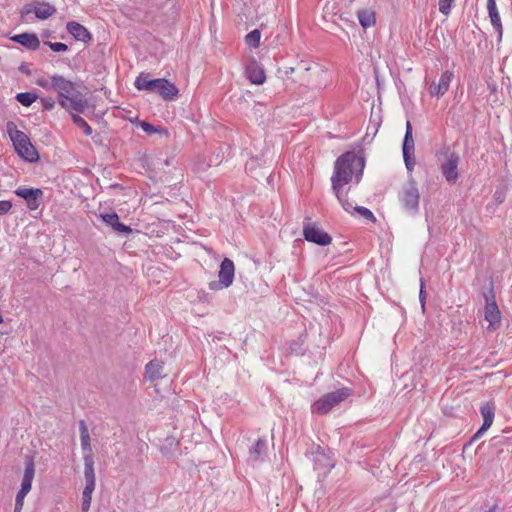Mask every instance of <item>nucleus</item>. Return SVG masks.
Returning <instances> with one entry per match:
<instances>
[{"instance_id": "21", "label": "nucleus", "mask_w": 512, "mask_h": 512, "mask_svg": "<svg viewBox=\"0 0 512 512\" xmlns=\"http://www.w3.org/2000/svg\"><path fill=\"white\" fill-rule=\"evenodd\" d=\"M164 363L161 360L153 359L145 366L146 377L150 381L158 380L164 376L163 374Z\"/></svg>"}, {"instance_id": "2", "label": "nucleus", "mask_w": 512, "mask_h": 512, "mask_svg": "<svg viewBox=\"0 0 512 512\" xmlns=\"http://www.w3.org/2000/svg\"><path fill=\"white\" fill-rule=\"evenodd\" d=\"M79 85L62 75L51 76V89L58 94V103L68 112L83 113L88 107V101L78 90Z\"/></svg>"}, {"instance_id": "36", "label": "nucleus", "mask_w": 512, "mask_h": 512, "mask_svg": "<svg viewBox=\"0 0 512 512\" xmlns=\"http://www.w3.org/2000/svg\"><path fill=\"white\" fill-rule=\"evenodd\" d=\"M41 104L44 110L50 111L55 106V101L51 97L41 98Z\"/></svg>"}, {"instance_id": "44", "label": "nucleus", "mask_w": 512, "mask_h": 512, "mask_svg": "<svg viewBox=\"0 0 512 512\" xmlns=\"http://www.w3.org/2000/svg\"><path fill=\"white\" fill-rule=\"evenodd\" d=\"M303 69H304V71H309L310 67L305 66Z\"/></svg>"}, {"instance_id": "32", "label": "nucleus", "mask_w": 512, "mask_h": 512, "mask_svg": "<svg viewBox=\"0 0 512 512\" xmlns=\"http://www.w3.org/2000/svg\"><path fill=\"white\" fill-rule=\"evenodd\" d=\"M261 33L258 29H254L245 36V42L248 46L258 47L260 43Z\"/></svg>"}, {"instance_id": "3", "label": "nucleus", "mask_w": 512, "mask_h": 512, "mask_svg": "<svg viewBox=\"0 0 512 512\" xmlns=\"http://www.w3.org/2000/svg\"><path fill=\"white\" fill-rule=\"evenodd\" d=\"M138 90H144L160 95L166 101L177 98L178 88L165 78L151 79L149 73H141L134 82Z\"/></svg>"}, {"instance_id": "20", "label": "nucleus", "mask_w": 512, "mask_h": 512, "mask_svg": "<svg viewBox=\"0 0 512 512\" xmlns=\"http://www.w3.org/2000/svg\"><path fill=\"white\" fill-rule=\"evenodd\" d=\"M246 74L249 81L256 85H261L266 80L263 67L259 66L256 62H253L247 66Z\"/></svg>"}, {"instance_id": "42", "label": "nucleus", "mask_w": 512, "mask_h": 512, "mask_svg": "<svg viewBox=\"0 0 512 512\" xmlns=\"http://www.w3.org/2000/svg\"><path fill=\"white\" fill-rule=\"evenodd\" d=\"M294 71H295L294 67H287V68H285L284 73L286 76H288L289 74H292Z\"/></svg>"}, {"instance_id": "15", "label": "nucleus", "mask_w": 512, "mask_h": 512, "mask_svg": "<svg viewBox=\"0 0 512 512\" xmlns=\"http://www.w3.org/2000/svg\"><path fill=\"white\" fill-rule=\"evenodd\" d=\"M35 475V465L32 458L28 459L25 464L24 474L21 482V488L18 491V497L25 498L32 488V482Z\"/></svg>"}, {"instance_id": "28", "label": "nucleus", "mask_w": 512, "mask_h": 512, "mask_svg": "<svg viewBox=\"0 0 512 512\" xmlns=\"http://www.w3.org/2000/svg\"><path fill=\"white\" fill-rule=\"evenodd\" d=\"M348 213H352V211H355L356 213H358L361 217H363L364 219L370 221V222H375L376 221V218L374 216V214L372 213L371 210H369L368 208L366 207H363V206H354L352 203H351V208L349 210H346Z\"/></svg>"}, {"instance_id": "43", "label": "nucleus", "mask_w": 512, "mask_h": 512, "mask_svg": "<svg viewBox=\"0 0 512 512\" xmlns=\"http://www.w3.org/2000/svg\"><path fill=\"white\" fill-rule=\"evenodd\" d=\"M497 510V506L494 505L493 507H491L489 510H487L486 512H496Z\"/></svg>"}, {"instance_id": "33", "label": "nucleus", "mask_w": 512, "mask_h": 512, "mask_svg": "<svg viewBox=\"0 0 512 512\" xmlns=\"http://www.w3.org/2000/svg\"><path fill=\"white\" fill-rule=\"evenodd\" d=\"M455 0H439L438 6L441 14L448 16L451 12Z\"/></svg>"}, {"instance_id": "9", "label": "nucleus", "mask_w": 512, "mask_h": 512, "mask_svg": "<svg viewBox=\"0 0 512 512\" xmlns=\"http://www.w3.org/2000/svg\"><path fill=\"white\" fill-rule=\"evenodd\" d=\"M56 13V8L47 2H32L26 4L21 9V17L25 21L30 20V15L34 14L36 18L45 20Z\"/></svg>"}, {"instance_id": "10", "label": "nucleus", "mask_w": 512, "mask_h": 512, "mask_svg": "<svg viewBox=\"0 0 512 512\" xmlns=\"http://www.w3.org/2000/svg\"><path fill=\"white\" fill-rule=\"evenodd\" d=\"M234 273L235 267L233 261L229 258H224L220 265L218 274L219 280L211 281L208 285L209 289L216 291L229 287L233 283Z\"/></svg>"}, {"instance_id": "12", "label": "nucleus", "mask_w": 512, "mask_h": 512, "mask_svg": "<svg viewBox=\"0 0 512 512\" xmlns=\"http://www.w3.org/2000/svg\"><path fill=\"white\" fill-rule=\"evenodd\" d=\"M14 193L26 201L27 207L30 210H36L39 208L40 201L44 195L43 191L39 188L26 187H19L14 191Z\"/></svg>"}, {"instance_id": "38", "label": "nucleus", "mask_w": 512, "mask_h": 512, "mask_svg": "<svg viewBox=\"0 0 512 512\" xmlns=\"http://www.w3.org/2000/svg\"><path fill=\"white\" fill-rule=\"evenodd\" d=\"M37 85L44 89H51V79L40 78L37 80Z\"/></svg>"}, {"instance_id": "13", "label": "nucleus", "mask_w": 512, "mask_h": 512, "mask_svg": "<svg viewBox=\"0 0 512 512\" xmlns=\"http://www.w3.org/2000/svg\"><path fill=\"white\" fill-rule=\"evenodd\" d=\"M454 77L453 72L444 71L438 80V82H433L429 86V94L431 96H435L437 98L442 97L449 89L450 83Z\"/></svg>"}, {"instance_id": "8", "label": "nucleus", "mask_w": 512, "mask_h": 512, "mask_svg": "<svg viewBox=\"0 0 512 512\" xmlns=\"http://www.w3.org/2000/svg\"><path fill=\"white\" fill-rule=\"evenodd\" d=\"M303 237L306 241L319 246H327L332 242V237L309 217H306L303 222Z\"/></svg>"}, {"instance_id": "17", "label": "nucleus", "mask_w": 512, "mask_h": 512, "mask_svg": "<svg viewBox=\"0 0 512 512\" xmlns=\"http://www.w3.org/2000/svg\"><path fill=\"white\" fill-rule=\"evenodd\" d=\"M10 39L29 50H37L40 47V40L35 33L16 34Z\"/></svg>"}, {"instance_id": "34", "label": "nucleus", "mask_w": 512, "mask_h": 512, "mask_svg": "<svg viewBox=\"0 0 512 512\" xmlns=\"http://www.w3.org/2000/svg\"><path fill=\"white\" fill-rule=\"evenodd\" d=\"M140 127L142 128V130L148 134H154V133H160L161 132V128L160 127H156L148 122H145V121H141L139 123Z\"/></svg>"}, {"instance_id": "31", "label": "nucleus", "mask_w": 512, "mask_h": 512, "mask_svg": "<svg viewBox=\"0 0 512 512\" xmlns=\"http://www.w3.org/2000/svg\"><path fill=\"white\" fill-rule=\"evenodd\" d=\"M322 459H324L326 462L323 464L322 467H315L316 469H323L325 472H329L332 468H334V462L330 460L323 452L317 454V456L314 459L315 464L319 465Z\"/></svg>"}, {"instance_id": "22", "label": "nucleus", "mask_w": 512, "mask_h": 512, "mask_svg": "<svg viewBox=\"0 0 512 512\" xmlns=\"http://www.w3.org/2000/svg\"><path fill=\"white\" fill-rule=\"evenodd\" d=\"M79 431H80V442L81 448L83 451V456H93L92 447H91V438L89 434V430L87 424L84 420L79 421Z\"/></svg>"}, {"instance_id": "30", "label": "nucleus", "mask_w": 512, "mask_h": 512, "mask_svg": "<svg viewBox=\"0 0 512 512\" xmlns=\"http://www.w3.org/2000/svg\"><path fill=\"white\" fill-rule=\"evenodd\" d=\"M72 120H73V123L77 127H79L80 129L83 130L85 135H87V136L92 135L93 130H92L91 126L86 122V120L84 118H82L81 116H79L77 114H74V115H72Z\"/></svg>"}, {"instance_id": "24", "label": "nucleus", "mask_w": 512, "mask_h": 512, "mask_svg": "<svg viewBox=\"0 0 512 512\" xmlns=\"http://www.w3.org/2000/svg\"><path fill=\"white\" fill-rule=\"evenodd\" d=\"M267 450V442L264 439H258L249 451V459L257 462L262 459Z\"/></svg>"}, {"instance_id": "6", "label": "nucleus", "mask_w": 512, "mask_h": 512, "mask_svg": "<svg viewBox=\"0 0 512 512\" xmlns=\"http://www.w3.org/2000/svg\"><path fill=\"white\" fill-rule=\"evenodd\" d=\"M420 193L417 183L413 178H410L407 183L402 187L399 194V201L403 209L411 216L419 212Z\"/></svg>"}, {"instance_id": "23", "label": "nucleus", "mask_w": 512, "mask_h": 512, "mask_svg": "<svg viewBox=\"0 0 512 512\" xmlns=\"http://www.w3.org/2000/svg\"><path fill=\"white\" fill-rule=\"evenodd\" d=\"M483 417L482 431H487L494 421L495 407L490 403H485L480 408Z\"/></svg>"}, {"instance_id": "19", "label": "nucleus", "mask_w": 512, "mask_h": 512, "mask_svg": "<svg viewBox=\"0 0 512 512\" xmlns=\"http://www.w3.org/2000/svg\"><path fill=\"white\" fill-rule=\"evenodd\" d=\"M66 28L67 31L78 41L87 42L92 38V35L87 28L78 22H68Z\"/></svg>"}, {"instance_id": "16", "label": "nucleus", "mask_w": 512, "mask_h": 512, "mask_svg": "<svg viewBox=\"0 0 512 512\" xmlns=\"http://www.w3.org/2000/svg\"><path fill=\"white\" fill-rule=\"evenodd\" d=\"M100 218L102 221L110 226L114 231H116L119 234H129L132 232V229L121 223L119 220V216L116 213H102L100 214Z\"/></svg>"}, {"instance_id": "14", "label": "nucleus", "mask_w": 512, "mask_h": 512, "mask_svg": "<svg viewBox=\"0 0 512 512\" xmlns=\"http://www.w3.org/2000/svg\"><path fill=\"white\" fill-rule=\"evenodd\" d=\"M486 306H485V320L489 322V329H495V326L500 323L501 314L494 299V295H486Z\"/></svg>"}, {"instance_id": "41", "label": "nucleus", "mask_w": 512, "mask_h": 512, "mask_svg": "<svg viewBox=\"0 0 512 512\" xmlns=\"http://www.w3.org/2000/svg\"><path fill=\"white\" fill-rule=\"evenodd\" d=\"M485 431H482V426L478 429V431L473 435L472 440H476L480 438Z\"/></svg>"}, {"instance_id": "37", "label": "nucleus", "mask_w": 512, "mask_h": 512, "mask_svg": "<svg viewBox=\"0 0 512 512\" xmlns=\"http://www.w3.org/2000/svg\"><path fill=\"white\" fill-rule=\"evenodd\" d=\"M12 208V202L8 200L0 201V215L7 214Z\"/></svg>"}, {"instance_id": "7", "label": "nucleus", "mask_w": 512, "mask_h": 512, "mask_svg": "<svg viewBox=\"0 0 512 512\" xmlns=\"http://www.w3.org/2000/svg\"><path fill=\"white\" fill-rule=\"evenodd\" d=\"M350 395V389L341 388L329 392L319 398L312 405V412L317 414H327L333 407L344 401Z\"/></svg>"}, {"instance_id": "27", "label": "nucleus", "mask_w": 512, "mask_h": 512, "mask_svg": "<svg viewBox=\"0 0 512 512\" xmlns=\"http://www.w3.org/2000/svg\"><path fill=\"white\" fill-rule=\"evenodd\" d=\"M357 16L363 28H369L375 24V15L370 10H359Z\"/></svg>"}, {"instance_id": "5", "label": "nucleus", "mask_w": 512, "mask_h": 512, "mask_svg": "<svg viewBox=\"0 0 512 512\" xmlns=\"http://www.w3.org/2000/svg\"><path fill=\"white\" fill-rule=\"evenodd\" d=\"M440 171L445 180L450 184H455L459 178L458 165L460 156L448 146L442 147L436 154Z\"/></svg>"}, {"instance_id": "40", "label": "nucleus", "mask_w": 512, "mask_h": 512, "mask_svg": "<svg viewBox=\"0 0 512 512\" xmlns=\"http://www.w3.org/2000/svg\"><path fill=\"white\" fill-rule=\"evenodd\" d=\"M419 300L421 302L422 308H424L425 305V291H424V283L421 282V288L419 293Z\"/></svg>"}, {"instance_id": "39", "label": "nucleus", "mask_w": 512, "mask_h": 512, "mask_svg": "<svg viewBox=\"0 0 512 512\" xmlns=\"http://www.w3.org/2000/svg\"><path fill=\"white\" fill-rule=\"evenodd\" d=\"M24 499L25 498L16 496L14 512H21L24 505Z\"/></svg>"}, {"instance_id": "29", "label": "nucleus", "mask_w": 512, "mask_h": 512, "mask_svg": "<svg viewBox=\"0 0 512 512\" xmlns=\"http://www.w3.org/2000/svg\"><path fill=\"white\" fill-rule=\"evenodd\" d=\"M16 100L23 106L28 107L37 100V95L32 92H21L16 95Z\"/></svg>"}, {"instance_id": "1", "label": "nucleus", "mask_w": 512, "mask_h": 512, "mask_svg": "<svg viewBox=\"0 0 512 512\" xmlns=\"http://www.w3.org/2000/svg\"><path fill=\"white\" fill-rule=\"evenodd\" d=\"M365 160L354 151H347L340 155L334 163V171L331 177L332 190L344 210L351 208L348 195L343 192L344 185L354 182L358 184L361 180Z\"/></svg>"}, {"instance_id": "18", "label": "nucleus", "mask_w": 512, "mask_h": 512, "mask_svg": "<svg viewBox=\"0 0 512 512\" xmlns=\"http://www.w3.org/2000/svg\"><path fill=\"white\" fill-rule=\"evenodd\" d=\"M487 10L491 24L495 31L497 32L498 40L500 41L503 34V27L495 0H487Z\"/></svg>"}, {"instance_id": "4", "label": "nucleus", "mask_w": 512, "mask_h": 512, "mask_svg": "<svg viewBox=\"0 0 512 512\" xmlns=\"http://www.w3.org/2000/svg\"><path fill=\"white\" fill-rule=\"evenodd\" d=\"M7 131L17 154L27 162H37L39 154L28 136L18 130L13 122L7 124Z\"/></svg>"}, {"instance_id": "25", "label": "nucleus", "mask_w": 512, "mask_h": 512, "mask_svg": "<svg viewBox=\"0 0 512 512\" xmlns=\"http://www.w3.org/2000/svg\"><path fill=\"white\" fill-rule=\"evenodd\" d=\"M84 461V478L85 483H94L96 484V476L94 470V456H83Z\"/></svg>"}, {"instance_id": "26", "label": "nucleus", "mask_w": 512, "mask_h": 512, "mask_svg": "<svg viewBox=\"0 0 512 512\" xmlns=\"http://www.w3.org/2000/svg\"><path fill=\"white\" fill-rule=\"evenodd\" d=\"M94 483H85V487L82 492V512H88L92 502V494L95 490Z\"/></svg>"}, {"instance_id": "35", "label": "nucleus", "mask_w": 512, "mask_h": 512, "mask_svg": "<svg viewBox=\"0 0 512 512\" xmlns=\"http://www.w3.org/2000/svg\"><path fill=\"white\" fill-rule=\"evenodd\" d=\"M46 45L54 52H65L68 50V46L61 42H45Z\"/></svg>"}, {"instance_id": "11", "label": "nucleus", "mask_w": 512, "mask_h": 512, "mask_svg": "<svg viewBox=\"0 0 512 512\" xmlns=\"http://www.w3.org/2000/svg\"><path fill=\"white\" fill-rule=\"evenodd\" d=\"M402 153H403V159L405 166L409 172H412L415 165H416V159H415V143L412 136V126L409 121L406 123V131L402 146Z\"/></svg>"}]
</instances>
